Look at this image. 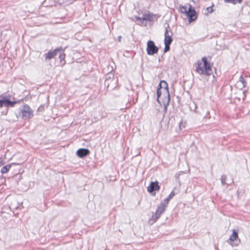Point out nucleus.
Listing matches in <instances>:
<instances>
[{"instance_id": "1", "label": "nucleus", "mask_w": 250, "mask_h": 250, "mask_svg": "<svg viewBox=\"0 0 250 250\" xmlns=\"http://www.w3.org/2000/svg\"><path fill=\"white\" fill-rule=\"evenodd\" d=\"M158 87L161 89L163 91V94L166 95L165 98L163 99V103L164 109L167 110V106L169 105L170 100L168 84L165 80H162L160 82Z\"/></svg>"}, {"instance_id": "2", "label": "nucleus", "mask_w": 250, "mask_h": 250, "mask_svg": "<svg viewBox=\"0 0 250 250\" xmlns=\"http://www.w3.org/2000/svg\"><path fill=\"white\" fill-rule=\"evenodd\" d=\"M166 208L163 205H159L156 210L155 213L152 215V217L149 219L148 223L150 225L153 224L160 217L161 214L163 213L166 209Z\"/></svg>"}, {"instance_id": "3", "label": "nucleus", "mask_w": 250, "mask_h": 250, "mask_svg": "<svg viewBox=\"0 0 250 250\" xmlns=\"http://www.w3.org/2000/svg\"><path fill=\"white\" fill-rule=\"evenodd\" d=\"M227 242L232 247H237L240 244L241 240L238 237V232L237 230H232V233L231 235H230Z\"/></svg>"}, {"instance_id": "4", "label": "nucleus", "mask_w": 250, "mask_h": 250, "mask_svg": "<svg viewBox=\"0 0 250 250\" xmlns=\"http://www.w3.org/2000/svg\"><path fill=\"white\" fill-rule=\"evenodd\" d=\"M21 118L23 120H28L33 118V111L28 104H24L21 109Z\"/></svg>"}, {"instance_id": "5", "label": "nucleus", "mask_w": 250, "mask_h": 250, "mask_svg": "<svg viewBox=\"0 0 250 250\" xmlns=\"http://www.w3.org/2000/svg\"><path fill=\"white\" fill-rule=\"evenodd\" d=\"M20 102V100L11 101L7 97L2 95H0V107H2L3 106L6 107H13L17 103Z\"/></svg>"}, {"instance_id": "6", "label": "nucleus", "mask_w": 250, "mask_h": 250, "mask_svg": "<svg viewBox=\"0 0 250 250\" xmlns=\"http://www.w3.org/2000/svg\"><path fill=\"white\" fill-rule=\"evenodd\" d=\"M196 71L200 74H205L207 76H209L211 74L212 70L207 69L206 66H203L202 62L198 61L195 63Z\"/></svg>"}, {"instance_id": "7", "label": "nucleus", "mask_w": 250, "mask_h": 250, "mask_svg": "<svg viewBox=\"0 0 250 250\" xmlns=\"http://www.w3.org/2000/svg\"><path fill=\"white\" fill-rule=\"evenodd\" d=\"M159 48L155 45V42L151 40H149L147 42L146 52L148 55H153L157 54Z\"/></svg>"}, {"instance_id": "8", "label": "nucleus", "mask_w": 250, "mask_h": 250, "mask_svg": "<svg viewBox=\"0 0 250 250\" xmlns=\"http://www.w3.org/2000/svg\"><path fill=\"white\" fill-rule=\"evenodd\" d=\"M63 51H64V49H63L62 46H60L59 47L56 48L52 51H49L47 53L44 54L43 56L45 61L48 60H49L54 58L56 55H57V54H58L59 52Z\"/></svg>"}, {"instance_id": "9", "label": "nucleus", "mask_w": 250, "mask_h": 250, "mask_svg": "<svg viewBox=\"0 0 250 250\" xmlns=\"http://www.w3.org/2000/svg\"><path fill=\"white\" fill-rule=\"evenodd\" d=\"M164 35V42L172 43V42H173V38L172 37L173 35V33L169 24H167V27H165Z\"/></svg>"}, {"instance_id": "10", "label": "nucleus", "mask_w": 250, "mask_h": 250, "mask_svg": "<svg viewBox=\"0 0 250 250\" xmlns=\"http://www.w3.org/2000/svg\"><path fill=\"white\" fill-rule=\"evenodd\" d=\"M160 17V15L159 14H154L152 13L148 12V14H143L142 19L143 21L152 22L154 21H157Z\"/></svg>"}, {"instance_id": "11", "label": "nucleus", "mask_w": 250, "mask_h": 250, "mask_svg": "<svg viewBox=\"0 0 250 250\" xmlns=\"http://www.w3.org/2000/svg\"><path fill=\"white\" fill-rule=\"evenodd\" d=\"M160 188V187L159 186V183L157 181L151 182L147 188V191L151 194L154 193V195L155 194V191H158Z\"/></svg>"}, {"instance_id": "12", "label": "nucleus", "mask_w": 250, "mask_h": 250, "mask_svg": "<svg viewBox=\"0 0 250 250\" xmlns=\"http://www.w3.org/2000/svg\"><path fill=\"white\" fill-rule=\"evenodd\" d=\"M90 154V150L88 148H81L76 151V155L81 158H84Z\"/></svg>"}, {"instance_id": "13", "label": "nucleus", "mask_w": 250, "mask_h": 250, "mask_svg": "<svg viewBox=\"0 0 250 250\" xmlns=\"http://www.w3.org/2000/svg\"><path fill=\"white\" fill-rule=\"evenodd\" d=\"M186 16H187L189 22L195 21L197 18V13L195 9L192 11H188Z\"/></svg>"}, {"instance_id": "14", "label": "nucleus", "mask_w": 250, "mask_h": 250, "mask_svg": "<svg viewBox=\"0 0 250 250\" xmlns=\"http://www.w3.org/2000/svg\"><path fill=\"white\" fill-rule=\"evenodd\" d=\"M110 80V83H114L115 82V79H114V74L111 72L108 73L105 76V83H107L109 87L108 81Z\"/></svg>"}, {"instance_id": "15", "label": "nucleus", "mask_w": 250, "mask_h": 250, "mask_svg": "<svg viewBox=\"0 0 250 250\" xmlns=\"http://www.w3.org/2000/svg\"><path fill=\"white\" fill-rule=\"evenodd\" d=\"M201 62L203 64V66H206L207 69H211V65L210 62L208 61L207 58L206 57H204L202 58Z\"/></svg>"}, {"instance_id": "16", "label": "nucleus", "mask_w": 250, "mask_h": 250, "mask_svg": "<svg viewBox=\"0 0 250 250\" xmlns=\"http://www.w3.org/2000/svg\"><path fill=\"white\" fill-rule=\"evenodd\" d=\"M13 164H8L6 166L3 167L0 170L1 173L2 174L7 173L11 167L12 165Z\"/></svg>"}, {"instance_id": "17", "label": "nucleus", "mask_w": 250, "mask_h": 250, "mask_svg": "<svg viewBox=\"0 0 250 250\" xmlns=\"http://www.w3.org/2000/svg\"><path fill=\"white\" fill-rule=\"evenodd\" d=\"M226 3H230L233 4H236L237 3H241L243 0H224Z\"/></svg>"}, {"instance_id": "18", "label": "nucleus", "mask_w": 250, "mask_h": 250, "mask_svg": "<svg viewBox=\"0 0 250 250\" xmlns=\"http://www.w3.org/2000/svg\"><path fill=\"white\" fill-rule=\"evenodd\" d=\"M162 93H163V91L161 89L157 87V100L158 101V103H160V102H159V98L160 97H161V96L162 95Z\"/></svg>"}, {"instance_id": "19", "label": "nucleus", "mask_w": 250, "mask_h": 250, "mask_svg": "<svg viewBox=\"0 0 250 250\" xmlns=\"http://www.w3.org/2000/svg\"><path fill=\"white\" fill-rule=\"evenodd\" d=\"M179 11L183 14L186 15L187 13V8L186 6L180 5L179 6Z\"/></svg>"}, {"instance_id": "20", "label": "nucleus", "mask_w": 250, "mask_h": 250, "mask_svg": "<svg viewBox=\"0 0 250 250\" xmlns=\"http://www.w3.org/2000/svg\"><path fill=\"white\" fill-rule=\"evenodd\" d=\"M58 54H59V59L61 62H62V61L65 62V54L63 52H59ZM65 62H64L65 63Z\"/></svg>"}, {"instance_id": "21", "label": "nucleus", "mask_w": 250, "mask_h": 250, "mask_svg": "<svg viewBox=\"0 0 250 250\" xmlns=\"http://www.w3.org/2000/svg\"><path fill=\"white\" fill-rule=\"evenodd\" d=\"M165 48L164 49V53L168 52L170 50V45L171 44V42H165Z\"/></svg>"}, {"instance_id": "22", "label": "nucleus", "mask_w": 250, "mask_h": 250, "mask_svg": "<svg viewBox=\"0 0 250 250\" xmlns=\"http://www.w3.org/2000/svg\"><path fill=\"white\" fill-rule=\"evenodd\" d=\"M170 199L167 197L164 200V201L160 203V205L162 206L163 205L164 206V207L166 208L167 206V205L169 202Z\"/></svg>"}, {"instance_id": "23", "label": "nucleus", "mask_w": 250, "mask_h": 250, "mask_svg": "<svg viewBox=\"0 0 250 250\" xmlns=\"http://www.w3.org/2000/svg\"><path fill=\"white\" fill-rule=\"evenodd\" d=\"M226 179H227V176L225 175H222L221 177V181L222 185H226Z\"/></svg>"}, {"instance_id": "24", "label": "nucleus", "mask_w": 250, "mask_h": 250, "mask_svg": "<svg viewBox=\"0 0 250 250\" xmlns=\"http://www.w3.org/2000/svg\"><path fill=\"white\" fill-rule=\"evenodd\" d=\"M177 194V192H175L174 190H172L170 193L168 195V198L170 200L172 199L173 196H174Z\"/></svg>"}, {"instance_id": "25", "label": "nucleus", "mask_w": 250, "mask_h": 250, "mask_svg": "<svg viewBox=\"0 0 250 250\" xmlns=\"http://www.w3.org/2000/svg\"><path fill=\"white\" fill-rule=\"evenodd\" d=\"M239 81L242 83L243 87H245L246 84V82L242 76H240Z\"/></svg>"}, {"instance_id": "26", "label": "nucleus", "mask_w": 250, "mask_h": 250, "mask_svg": "<svg viewBox=\"0 0 250 250\" xmlns=\"http://www.w3.org/2000/svg\"><path fill=\"white\" fill-rule=\"evenodd\" d=\"M213 6V4L211 6H209L206 8L207 11H208V13H212L213 11L212 6Z\"/></svg>"}, {"instance_id": "27", "label": "nucleus", "mask_w": 250, "mask_h": 250, "mask_svg": "<svg viewBox=\"0 0 250 250\" xmlns=\"http://www.w3.org/2000/svg\"><path fill=\"white\" fill-rule=\"evenodd\" d=\"M44 110V106L43 105H41L39 107L38 109V112H42Z\"/></svg>"}, {"instance_id": "28", "label": "nucleus", "mask_w": 250, "mask_h": 250, "mask_svg": "<svg viewBox=\"0 0 250 250\" xmlns=\"http://www.w3.org/2000/svg\"><path fill=\"white\" fill-rule=\"evenodd\" d=\"M188 5L189 6V7L188 8V10H187V11H192L193 9H195L190 4H188Z\"/></svg>"}, {"instance_id": "29", "label": "nucleus", "mask_w": 250, "mask_h": 250, "mask_svg": "<svg viewBox=\"0 0 250 250\" xmlns=\"http://www.w3.org/2000/svg\"><path fill=\"white\" fill-rule=\"evenodd\" d=\"M135 18L137 20V21H143V19H142V17H138L137 16H134Z\"/></svg>"}, {"instance_id": "30", "label": "nucleus", "mask_w": 250, "mask_h": 250, "mask_svg": "<svg viewBox=\"0 0 250 250\" xmlns=\"http://www.w3.org/2000/svg\"><path fill=\"white\" fill-rule=\"evenodd\" d=\"M246 91H244L243 92V100H245V99L246 98Z\"/></svg>"}, {"instance_id": "31", "label": "nucleus", "mask_w": 250, "mask_h": 250, "mask_svg": "<svg viewBox=\"0 0 250 250\" xmlns=\"http://www.w3.org/2000/svg\"><path fill=\"white\" fill-rule=\"evenodd\" d=\"M163 59V56L162 55L161 56H159V58H158V61L159 62H160Z\"/></svg>"}, {"instance_id": "32", "label": "nucleus", "mask_w": 250, "mask_h": 250, "mask_svg": "<svg viewBox=\"0 0 250 250\" xmlns=\"http://www.w3.org/2000/svg\"><path fill=\"white\" fill-rule=\"evenodd\" d=\"M183 125V123H182V122H180L179 123V128H180V130H181V129H181V125Z\"/></svg>"}, {"instance_id": "33", "label": "nucleus", "mask_w": 250, "mask_h": 250, "mask_svg": "<svg viewBox=\"0 0 250 250\" xmlns=\"http://www.w3.org/2000/svg\"><path fill=\"white\" fill-rule=\"evenodd\" d=\"M121 38H122V37L121 36H119L118 37V40L119 42H121Z\"/></svg>"}, {"instance_id": "34", "label": "nucleus", "mask_w": 250, "mask_h": 250, "mask_svg": "<svg viewBox=\"0 0 250 250\" xmlns=\"http://www.w3.org/2000/svg\"><path fill=\"white\" fill-rule=\"evenodd\" d=\"M7 112H8V111L7 110L5 113H4V112H3V111H2L1 113H2V114H4L6 115L7 114Z\"/></svg>"}]
</instances>
